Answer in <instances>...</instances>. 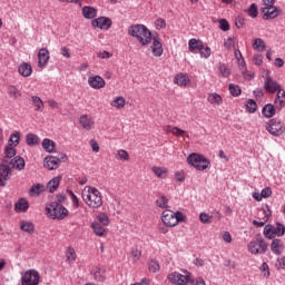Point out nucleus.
<instances>
[{
    "mask_svg": "<svg viewBox=\"0 0 285 285\" xmlns=\"http://www.w3.org/2000/svg\"><path fill=\"white\" fill-rule=\"evenodd\" d=\"M236 43V38L235 37H229L227 40H225L224 46L227 50H230L232 48H235Z\"/></svg>",
    "mask_w": 285,
    "mask_h": 285,
    "instance_id": "obj_51",
    "label": "nucleus"
},
{
    "mask_svg": "<svg viewBox=\"0 0 285 285\" xmlns=\"http://www.w3.org/2000/svg\"><path fill=\"white\" fill-rule=\"evenodd\" d=\"M30 203L26 198H20L14 205L16 213H28Z\"/></svg>",
    "mask_w": 285,
    "mask_h": 285,
    "instance_id": "obj_23",
    "label": "nucleus"
},
{
    "mask_svg": "<svg viewBox=\"0 0 285 285\" xmlns=\"http://www.w3.org/2000/svg\"><path fill=\"white\" fill-rule=\"evenodd\" d=\"M207 101L210 106H222V104H224V98L217 92H212L207 95Z\"/></svg>",
    "mask_w": 285,
    "mask_h": 285,
    "instance_id": "obj_20",
    "label": "nucleus"
},
{
    "mask_svg": "<svg viewBox=\"0 0 285 285\" xmlns=\"http://www.w3.org/2000/svg\"><path fill=\"white\" fill-rule=\"evenodd\" d=\"M156 30H166V20L158 18L154 22Z\"/></svg>",
    "mask_w": 285,
    "mask_h": 285,
    "instance_id": "obj_48",
    "label": "nucleus"
},
{
    "mask_svg": "<svg viewBox=\"0 0 285 285\" xmlns=\"http://www.w3.org/2000/svg\"><path fill=\"white\" fill-rule=\"evenodd\" d=\"M40 279L41 275L36 269H28L21 275L22 285H39Z\"/></svg>",
    "mask_w": 285,
    "mask_h": 285,
    "instance_id": "obj_9",
    "label": "nucleus"
},
{
    "mask_svg": "<svg viewBox=\"0 0 285 285\" xmlns=\"http://www.w3.org/2000/svg\"><path fill=\"white\" fill-rule=\"evenodd\" d=\"M130 256L134 259V262H139V259L141 258V250L139 249H132L130 252Z\"/></svg>",
    "mask_w": 285,
    "mask_h": 285,
    "instance_id": "obj_60",
    "label": "nucleus"
},
{
    "mask_svg": "<svg viewBox=\"0 0 285 285\" xmlns=\"http://www.w3.org/2000/svg\"><path fill=\"white\" fill-rule=\"evenodd\" d=\"M174 177L176 181H186V173L184 170L176 171Z\"/></svg>",
    "mask_w": 285,
    "mask_h": 285,
    "instance_id": "obj_56",
    "label": "nucleus"
},
{
    "mask_svg": "<svg viewBox=\"0 0 285 285\" xmlns=\"http://www.w3.org/2000/svg\"><path fill=\"white\" fill-rule=\"evenodd\" d=\"M18 72L19 75H21V77H30V75H32V65L28 62H22L18 67Z\"/></svg>",
    "mask_w": 285,
    "mask_h": 285,
    "instance_id": "obj_26",
    "label": "nucleus"
},
{
    "mask_svg": "<svg viewBox=\"0 0 285 285\" xmlns=\"http://www.w3.org/2000/svg\"><path fill=\"white\" fill-rule=\"evenodd\" d=\"M91 228L97 237H106L108 233V230H106V228H104V226H101V224H99L98 222H94L91 224Z\"/></svg>",
    "mask_w": 285,
    "mask_h": 285,
    "instance_id": "obj_28",
    "label": "nucleus"
},
{
    "mask_svg": "<svg viewBox=\"0 0 285 285\" xmlns=\"http://www.w3.org/2000/svg\"><path fill=\"white\" fill-rule=\"evenodd\" d=\"M31 101L37 112H43V100H41L39 96H32Z\"/></svg>",
    "mask_w": 285,
    "mask_h": 285,
    "instance_id": "obj_35",
    "label": "nucleus"
},
{
    "mask_svg": "<svg viewBox=\"0 0 285 285\" xmlns=\"http://www.w3.org/2000/svg\"><path fill=\"white\" fill-rule=\"evenodd\" d=\"M45 190H46V186L38 183L30 188L29 195L30 197H39V195H41V193H43Z\"/></svg>",
    "mask_w": 285,
    "mask_h": 285,
    "instance_id": "obj_29",
    "label": "nucleus"
},
{
    "mask_svg": "<svg viewBox=\"0 0 285 285\" xmlns=\"http://www.w3.org/2000/svg\"><path fill=\"white\" fill-rule=\"evenodd\" d=\"M263 233H264L265 237H267V239H273L275 237L273 225H266L264 227Z\"/></svg>",
    "mask_w": 285,
    "mask_h": 285,
    "instance_id": "obj_47",
    "label": "nucleus"
},
{
    "mask_svg": "<svg viewBox=\"0 0 285 285\" xmlns=\"http://www.w3.org/2000/svg\"><path fill=\"white\" fill-rule=\"evenodd\" d=\"M69 197L72 202V207L79 208V198L77 197V195H75V193H72V191H69Z\"/></svg>",
    "mask_w": 285,
    "mask_h": 285,
    "instance_id": "obj_59",
    "label": "nucleus"
},
{
    "mask_svg": "<svg viewBox=\"0 0 285 285\" xmlns=\"http://www.w3.org/2000/svg\"><path fill=\"white\" fill-rule=\"evenodd\" d=\"M161 219L165 226H169V227L177 226V219H175V213L173 210L166 209L165 212H163Z\"/></svg>",
    "mask_w": 285,
    "mask_h": 285,
    "instance_id": "obj_13",
    "label": "nucleus"
},
{
    "mask_svg": "<svg viewBox=\"0 0 285 285\" xmlns=\"http://www.w3.org/2000/svg\"><path fill=\"white\" fill-rule=\"evenodd\" d=\"M247 12H248V16L252 17V19L257 18V14H258L257 4H255V3L250 4Z\"/></svg>",
    "mask_w": 285,
    "mask_h": 285,
    "instance_id": "obj_54",
    "label": "nucleus"
},
{
    "mask_svg": "<svg viewBox=\"0 0 285 285\" xmlns=\"http://www.w3.org/2000/svg\"><path fill=\"white\" fill-rule=\"evenodd\" d=\"M199 52H200V57H204L205 59H208V57H210L209 47L204 48V45H203V49Z\"/></svg>",
    "mask_w": 285,
    "mask_h": 285,
    "instance_id": "obj_63",
    "label": "nucleus"
},
{
    "mask_svg": "<svg viewBox=\"0 0 285 285\" xmlns=\"http://www.w3.org/2000/svg\"><path fill=\"white\" fill-rule=\"evenodd\" d=\"M82 17H85V19H95V17H97V9L94 7H83Z\"/></svg>",
    "mask_w": 285,
    "mask_h": 285,
    "instance_id": "obj_32",
    "label": "nucleus"
},
{
    "mask_svg": "<svg viewBox=\"0 0 285 285\" xmlns=\"http://www.w3.org/2000/svg\"><path fill=\"white\" fill-rule=\"evenodd\" d=\"M184 274H179V272H173L167 276V279L171 284L176 285H188V284H195V278L193 277V274L188 272L187 269H183Z\"/></svg>",
    "mask_w": 285,
    "mask_h": 285,
    "instance_id": "obj_5",
    "label": "nucleus"
},
{
    "mask_svg": "<svg viewBox=\"0 0 285 285\" xmlns=\"http://www.w3.org/2000/svg\"><path fill=\"white\" fill-rule=\"evenodd\" d=\"M187 164L196 168V170H206L210 166V160L202 154L193 153L187 157Z\"/></svg>",
    "mask_w": 285,
    "mask_h": 285,
    "instance_id": "obj_7",
    "label": "nucleus"
},
{
    "mask_svg": "<svg viewBox=\"0 0 285 285\" xmlns=\"http://www.w3.org/2000/svg\"><path fill=\"white\" fill-rule=\"evenodd\" d=\"M116 159H120V161H128L130 159V155L128 151L120 149L116 154Z\"/></svg>",
    "mask_w": 285,
    "mask_h": 285,
    "instance_id": "obj_46",
    "label": "nucleus"
},
{
    "mask_svg": "<svg viewBox=\"0 0 285 285\" xmlns=\"http://www.w3.org/2000/svg\"><path fill=\"white\" fill-rule=\"evenodd\" d=\"M19 141H20V137H19V132L17 134H12L10 136V139H9V144H13L14 147L19 146Z\"/></svg>",
    "mask_w": 285,
    "mask_h": 285,
    "instance_id": "obj_58",
    "label": "nucleus"
},
{
    "mask_svg": "<svg viewBox=\"0 0 285 285\" xmlns=\"http://www.w3.org/2000/svg\"><path fill=\"white\" fill-rule=\"evenodd\" d=\"M8 164L11 168H17V170H23L26 168V160L21 156H16Z\"/></svg>",
    "mask_w": 285,
    "mask_h": 285,
    "instance_id": "obj_25",
    "label": "nucleus"
},
{
    "mask_svg": "<svg viewBox=\"0 0 285 285\" xmlns=\"http://www.w3.org/2000/svg\"><path fill=\"white\" fill-rule=\"evenodd\" d=\"M262 13H263V19H276V17H279V9L275 7L274 4L269 7H262Z\"/></svg>",
    "mask_w": 285,
    "mask_h": 285,
    "instance_id": "obj_11",
    "label": "nucleus"
},
{
    "mask_svg": "<svg viewBox=\"0 0 285 285\" xmlns=\"http://www.w3.org/2000/svg\"><path fill=\"white\" fill-rule=\"evenodd\" d=\"M111 106L112 108H117L118 110L124 108V106H126V98L121 96L115 98V100L111 101Z\"/></svg>",
    "mask_w": 285,
    "mask_h": 285,
    "instance_id": "obj_41",
    "label": "nucleus"
},
{
    "mask_svg": "<svg viewBox=\"0 0 285 285\" xmlns=\"http://www.w3.org/2000/svg\"><path fill=\"white\" fill-rule=\"evenodd\" d=\"M188 48H189V52H194V53L197 52V50L198 51L204 50V41L191 38L188 41Z\"/></svg>",
    "mask_w": 285,
    "mask_h": 285,
    "instance_id": "obj_21",
    "label": "nucleus"
},
{
    "mask_svg": "<svg viewBox=\"0 0 285 285\" xmlns=\"http://www.w3.org/2000/svg\"><path fill=\"white\" fill-rule=\"evenodd\" d=\"M276 110H279L277 109L276 105L267 104L263 107L262 112H263V116L266 117V119H271L272 117H275Z\"/></svg>",
    "mask_w": 285,
    "mask_h": 285,
    "instance_id": "obj_22",
    "label": "nucleus"
},
{
    "mask_svg": "<svg viewBox=\"0 0 285 285\" xmlns=\"http://www.w3.org/2000/svg\"><path fill=\"white\" fill-rule=\"evenodd\" d=\"M174 83L180 88H186V86H190V78L188 73L179 72L174 77Z\"/></svg>",
    "mask_w": 285,
    "mask_h": 285,
    "instance_id": "obj_14",
    "label": "nucleus"
},
{
    "mask_svg": "<svg viewBox=\"0 0 285 285\" xmlns=\"http://www.w3.org/2000/svg\"><path fill=\"white\" fill-rule=\"evenodd\" d=\"M8 95L11 99H19V97H21V90H19L14 85H10L8 87Z\"/></svg>",
    "mask_w": 285,
    "mask_h": 285,
    "instance_id": "obj_36",
    "label": "nucleus"
},
{
    "mask_svg": "<svg viewBox=\"0 0 285 285\" xmlns=\"http://www.w3.org/2000/svg\"><path fill=\"white\" fill-rule=\"evenodd\" d=\"M56 146L55 141L50 140V138H45L42 140V148L46 153H55Z\"/></svg>",
    "mask_w": 285,
    "mask_h": 285,
    "instance_id": "obj_34",
    "label": "nucleus"
},
{
    "mask_svg": "<svg viewBox=\"0 0 285 285\" xmlns=\"http://www.w3.org/2000/svg\"><path fill=\"white\" fill-rule=\"evenodd\" d=\"M94 277L96 282H106V268L96 267L94 271Z\"/></svg>",
    "mask_w": 285,
    "mask_h": 285,
    "instance_id": "obj_31",
    "label": "nucleus"
},
{
    "mask_svg": "<svg viewBox=\"0 0 285 285\" xmlns=\"http://www.w3.org/2000/svg\"><path fill=\"white\" fill-rule=\"evenodd\" d=\"M151 173H154L158 179H168V168L166 167L154 166L151 167Z\"/></svg>",
    "mask_w": 285,
    "mask_h": 285,
    "instance_id": "obj_24",
    "label": "nucleus"
},
{
    "mask_svg": "<svg viewBox=\"0 0 285 285\" xmlns=\"http://www.w3.org/2000/svg\"><path fill=\"white\" fill-rule=\"evenodd\" d=\"M10 173H11L10 166L6 164L0 165V177L4 179V181L6 179H8V175H10Z\"/></svg>",
    "mask_w": 285,
    "mask_h": 285,
    "instance_id": "obj_43",
    "label": "nucleus"
},
{
    "mask_svg": "<svg viewBox=\"0 0 285 285\" xmlns=\"http://www.w3.org/2000/svg\"><path fill=\"white\" fill-rule=\"evenodd\" d=\"M246 108H247V111H249L250 114L256 112L257 111V102L253 99H249L246 104Z\"/></svg>",
    "mask_w": 285,
    "mask_h": 285,
    "instance_id": "obj_49",
    "label": "nucleus"
},
{
    "mask_svg": "<svg viewBox=\"0 0 285 285\" xmlns=\"http://www.w3.org/2000/svg\"><path fill=\"white\" fill-rule=\"evenodd\" d=\"M148 266H149V271L151 273H158V271L160 268L159 262H157V261H150Z\"/></svg>",
    "mask_w": 285,
    "mask_h": 285,
    "instance_id": "obj_55",
    "label": "nucleus"
},
{
    "mask_svg": "<svg viewBox=\"0 0 285 285\" xmlns=\"http://www.w3.org/2000/svg\"><path fill=\"white\" fill-rule=\"evenodd\" d=\"M26 142L27 146H39V144L41 142V138H39V136L35 134H28L26 136Z\"/></svg>",
    "mask_w": 285,
    "mask_h": 285,
    "instance_id": "obj_33",
    "label": "nucleus"
},
{
    "mask_svg": "<svg viewBox=\"0 0 285 285\" xmlns=\"http://www.w3.org/2000/svg\"><path fill=\"white\" fill-rule=\"evenodd\" d=\"M173 135L174 137H187V139H190V135H188V131L180 129L179 127H174Z\"/></svg>",
    "mask_w": 285,
    "mask_h": 285,
    "instance_id": "obj_45",
    "label": "nucleus"
},
{
    "mask_svg": "<svg viewBox=\"0 0 285 285\" xmlns=\"http://www.w3.org/2000/svg\"><path fill=\"white\" fill-rule=\"evenodd\" d=\"M264 88L266 92H269L271 95H275V92H277L274 100V106H276V110H282L285 107V90L282 88L279 82L271 77L269 72L266 73Z\"/></svg>",
    "mask_w": 285,
    "mask_h": 285,
    "instance_id": "obj_1",
    "label": "nucleus"
},
{
    "mask_svg": "<svg viewBox=\"0 0 285 285\" xmlns=\"http://www.w3.org/2000/svg\"><path fill=\"white\" fill-rule=\"evenodd\" d=\"M61 161L59 160V158L55 157V156H47L43 159V166L45 168H47L48 170H57V168H59V164Z\"/></svg>",
    "mask_w": 285,
    "mask_h": 285,
    "instance_id": "obj_15",
    "label": "nucleus"
},
{
    "mask_svg": "<svg viewBox=\"0 0 285 285\" xmlns=\"http://www.w3.org/2000/svg\"><path fill=\"white\" fill-rule=\"evenodd\" d=\"M16 155H17V149L12 147V144H9V146H7L4 149V158H3L4 164H8L9 161H11L12 157H16Z\"/></svg>",
    "mask_w": 285,
    "mask_h": 285,
    "instance_id": "obj_27",
    "label": "nucleus"
},
{
    "mask_svg": "<svg viewBox=\"0 0 285 285\" xmlns=\"http://www.w3.org/2000/svg\"><path fill=\"white\" fill-rule=\"evenodd\" d=\"M219 72L222 77H230V69L225 63L219 65Z\"/></svg>",
    "mask_w": 285,
    "mask_h": 285,
    "instance_id": "obj_53",
    "label": "nucleus"
},
{
    "mask_svg": "<svg viewBox=\"0 0 285 285\" xmlns=\"http://www.w3.org/2000/svg\"><path fill=\"white\" fill-rule=\"evenodd\" d=\"M66 257L69 264L75 263L77 261V252H75V248L68 247L66 250Z\"/></svg>",
    "mask_w": 285,
    "mask_h": 285,
    "instance_id": "obj_39",
    "label": "nucleus"
},
{
    "mask_svg": "<svg viewBox=\"0 0 285 285\" xmlns=\"http://www.w3.org/2000/svg\"><path fill=\"white\" fill-rule=\"evenodd\" d=\"M128 35L137 39L140 46H148L153 41V32L145 24H131Z\"/></svg>",
    "mask_w": 285,
    "mask_h": 285,
    "instance_id": "obj_3",
    "label": "nucleus"
},
{
    "mask_svg": "<svg viewBox=\"0 0 285 285\" xmlns=\"http://www.w3.org/2000/svg\"><path fill=\"white\" fill-rule=\"evenodd\" d=\"M89 146L91 147V149H92L95 153H99L100 147H99V142H97V140L91 139V140L89 141Z\"/></svg>",
    "mask_w": 285,
    "mask_h": 285,
    "instance_id": "obj_62",
    "label": "nucleus"
},
{
    "mask_svg": "<svg viewBox=\"0 0 285 285\" xmlns=\"http://www.w3.org/2000/svg\"><path fill=\"white\" fill-rule=\"evenodd\" d=\"M238 66L242 70L243 75H246L247 70H246V60H244V58L238 59Z\"/></svg>",
    "mask_w": 285,
    "mask_h": 285,
    "instance_id": "obj_64",
    "label": "nucleus"
},
{
    "mask_svg": "<svg viewBox=\"0 0 285 285\" xmlns=\"http://www.w3.org/2000/svg\"><path fill=\"white\" fill-rule=\"evenodd\" d=\"M253 48L257 52H264L266 50V43L261 38H256L253 42Z\"/></svg>",
    "mask_w": 285,
    "mask_h": 285,
    "instance_id": "obj_37",
    "label": "nucleus"
},
{
    "mask_svg": "<svg viewBox=\"0 0 285 285\" xmlns=\"http://www.w3.org/2000/svg\"><path fill=\"white\" fill-rule=\"evenodd\" d=\"M60 184H61V176H57V177L52 178L47 184V188H48L49 193H55L57 190V188H59Z\"/></svg>",
    "mask_w": 285,
    "mask_h": 285,
    "instance_id": "obj_30",
    "label": "nucleus"
},
{
    "mask_svg": "<svg viewBox=\"0 0 285 285\" xmlns=\"http://www.w3.org/2000/svg\"><path fill=\"white\" fill-rule=\"evenodd\" d=\"M46 215L50 219H66L68 217V208L57 202H51L46 207Z\"/></svg>",
    "mask_w": 285,
    "mask_h": 285,
    "instance_id": "obj_4",
    "label": "nucleus"
},
{
    "mask_svg": "<svg viewBox=\"0 0 285 285\" xmlns=\"http://www.w3.org/2000/svg\"><path fill=\"white\" fill-rule=\"evenodd\" d=\"M247 250L252 255H264L268 250V244L262 236H257L248 243Z\"/></svg>",
    "mask_w": 285,
    "mask_h": 285,
    "instance_id": "obj_6",
    "label": "nucleus"
},
{
    "mask_svg": "<svg viewBox=\"0 0 285 285\" xmlns=\"http://www.w3.org/2000/svg\"><path fill=\"white\" fill-rule=\"evenodd\" d=\"M276 268L278 271H284V268H285V256H283L281 258H277Z\"/></svg>",
    "mask_w": 285,
    "mask_h": 285,
    "instance_id": "obj_61",
    "label": "nucleus"
},
{
    "mask_svg": "<svg viewBox=\"0 0 285 285\" xmlns=\"http://www.w3.org/2000/svg\"><path fill=\"white\" fill-rule=\"evenodd\" d=\"M98 222H100V224H102V226H108L110 224V219L108 218V215H106V214H100L98 216Z\"/></svg>",
    "mask_w": 285,
    "mask_h": 285,
    "instance_id": "obj_57",
    "label": "nucleus"
},
{
    "mask_svg": "<svg viewBox=\"0 0 285 285\" xmlns=\"http://www.w3.org/2000/svg\"><path fill=\"white\" fill-rule=\"evenodd\" d=\"M199 219L202 224H213V216L208 215L207 213H200Z\"/></svg>",
    "mask_w": 285,
    "mask_h": 285,
    "instance_id": "obj_50",
    "label": "nucleus"
},
{
    "mask_svg": "<svg viewBox=\"0 0 285 285\" xmlns=\"http://www.w3.org/2000/svg\"><path fill=\"white\" fill-rule=\"evenodd\" d=\"M38 59L39 68H43V66H46V63H48V61L50 60V51H48V49L46 48L40 49L38 52Z\"/></svg>",
    "mask_w": 285,
    "mask_h": 285,
    "instance_id": "obj_18",
    "label": "nucleus"
},
{
    "mask_svg": "<svg viewBox=\"0 0 285 285\" xmlns=\"http://www.w3.org/2000/svg\"><path fill=\"white\" fill-rule=\"evenodd\" d=\"M229 92L232 97H239L242 95V88H239V85L229 83Z\"/></svg>",
    "mask_w": 285,
    "mask_h": 285,
    "instance_id": "obj_44",
    "label": "nucleus"
},
{
    "mask_svg": "<svg viewBox=\"0 0 285 285\" xmlns=\"http://www.w3.org/2000/svg\"><path fill=\"white\" fill-rule=\"evenodd\" d=\"M82 199L89 208H101L104 206V195L97 187L86 186L82 190Z\"/></svg>",
    "mask_w": 285,
    "mask_h": 285,
    "instance_id": "obj_2",
    "label": "nucleus"
},
{
    "mask_svg": "<svg viewBox=\"0 0 285 285\" xmlns=\"http://www.w3.org/2000/svg\"><path fill=\"white\" fill-rule=\"evenodd\" d=\"M284 125L282 124V120L278 118H273L266 122V130L269 132V135H273L274 137H281V135H284Z\"/></svg>",
    "mask_w": 285,
    "mask_h": 285,
    "instance_id": "obj_8",
    "label": "nucleus"
},
{
    "mask_svg": "<svg viewBox=\"0 0 285 285\" xmlns=\"http://www.w3.org/2000/svg\"><path fill=\"white\" fill-rule=\"evenodd\" d=\"M20 228L21 230H23L24 233H29L30 235L35 233V225L30 222L22 220L20 223Z\"/></svg>",
    "mask_w": 285,
    "mask_h": 285,
    "instance_id": "obj_38",
    "label": "nucleus"
},
{
    "mask_svg": "<svg viewBox=\"0 0 285 285\" xmlns=\"http://www.w3.org/2000/svg\"><path fill=\"white\" fill-rule=\"evenodd\" d=\"M79 124L83 130H92L95 128V120L88 115H82L79 118Z\"/></svg>",
    "mask_w": 285,
    "mask_h": 285,
    "instance_id": "obj_17",
    "label": "nucleus"
},
{
    "mask_svg": "<svg viewBox=\"0 0 285 285\" xmlns=\"http://www.w3.org/2000/svg\"><path fill=\"white\" fill-rule=\"evenodd\" d=\"M285 233V226L282 223H277L276 226H274V237H284Z\"/></svg>",
    "mask_w": 285,
    "mask_h": 285,
    "instance_id": "obj_42",
    "label": "nucleus"
},
{
    "mask_svg": "<svg viewBox=\"0 0 285 285\" xmlns=\"http://www.w3.org/2000/svg\"><path fill=\"white\" fill-rule=\"evenodd\" d=\"M153 45L150 46V50L154 57H161L164 55V46L159 41L158 38H151Z\"/></svg>",
    "mask_w": 285,
    "mask_h": 285,
    "instance_id": "obj_16",
    "label": "nucleus"
},
{
    "mask_svg": "<svg viewBox=\"0 0 285 285\" xmlns=\"http://www.w3.org/2000/svg\"><path fill=\"white\" fill-rule=\"evenodd\" d=\"M156 206L163 209L168 208V197H166L165 195L158 196V198L156 199Z\"/></svg>",
    "mask_w": 285,
    "mask_h": 285,
    "instance_id": "obj_40",
    "label": "nucleus"
},
{
    "mask_svg": "<svg viewBox=\"0 0 285 285\" xmlns=\"http://www.w3.org/2000/svg\"><path fill=\"white\" fill-rule=\"evenodd\" d=\"M284 242L282 239H274L271 244V250L274 253V255H282L284 253Z\"/></svg>",
    "mask_w": 285,
    "mask_h": 285,
    "instance_id": "obj_19",
    "label": "nucleus"
},
{
    "mask_svg": "<svg viewBox=\"0 0 285 285\" xmlns=\"http://www.w3.org/2000/svg\"><path fill=\"white\" fill-rule=\"evenodd\" d=\"M88 85L94 90H101V88H106V80L101 78V76H91L88 78Z\"/></svg>",
    "mask_w": 285,
    "mask_h": 285,
    "instance_id": "obj_12",
    "label": "nucleus"
},
{
    "mask_svg": "<svg viewBox=\"0 0 285 285\" xmlns=\"http://www.w3.org/2000/svg\"><path fill=\"white\" fill-rule=\"evenodd\" d=\"M91 26L94 28H99L100 30H110L112 20H110V18L100 17L92 20Z\"/></svg>",
    "mask_w": 285,
    "mask_h": 285,
    "instance_id": "obj_10",
    "label": "nucleus"
},
{
    "mask_svg": "<svg viewBox=\"0 0 285 285\" xmlns=\"http://www.w3.org/2000/svg\"><path fill=\"white\" fill-rule=\"evenodd\" d=\"M219 23V28L220 30H223V32H228V30H230V23H228V21L226 19H220L218 21Z\"/></svg>",
    "mask_w": 285,
    "mask_h": 285,
    "instance_id": "obj_52",
    "label": "nucleus"
}]
</instances>
